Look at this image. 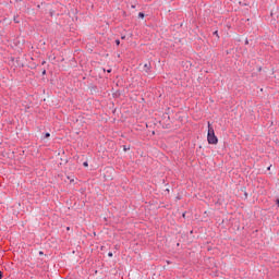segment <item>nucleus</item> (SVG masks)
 Here are the masks:
<instances>
[{
  "label": "nucleus",
  "mask_w": 279,
  "mask_h": 279,
  "mask_svg": "<svg viewBox=\"0 0 279 279\" xmlns=\"http://www.w3.org/2000/svg\"><path fill=\"white\" fill-rule=\"evenodd\" d=\"M125 39V36H122V40Z\"/></svg>",
  "instance_id": "9"
},
{
  "label": "nucleus",
  "mask_w": 279,
  "mask_h": 279,
  "mask_svg": "<svg viewBox=\"0 0 279 279\" xmlns=\"http://www.w3.org/2000/svg\"><path fill=\"white\" fill-rule=\"evenodd\" d=\"M214 34H216V35H217V32H215Z\"/></svg>",
  "instance_id": "10"
},
{
  "label": "nucleus",
  "mask_w": 279,
  "mask_h": 279,
  "mask_svg": "<svg viewBox=\"0 0 279 279\" xmlns=\"http://www.w3.org/2000/svg\"><path fill=\"white\" fill-rule=\"evenodd\" d=\"M207 141L209 145H217V143H219V140L215 135V129H213V126L210 125V122H208Z\"/></svg>",
  "instance_id": "1"
},
{
  "label": "nucleus",
  "mask_w": 279,
  "mask_h": 279,
  "mask_svg": "<svg viewBox=\"0 0 279 279\" xmlns=\"http://www.w3.org/2000/svg\"><path fill=\"white\" fill-rule=\"evenodd\" d=\"M2 278H3V272L0 271V279H2Z\"/></svg>",
  "instance_id": "7"
},
{
  "label": "nucleus",
  "mask_w": 279,
  "mask_h": 279,
  "mask_svg": "<svg viewBox=\"0 0 279 279\" xmlns=\"http://www.w3.org/2000/svg\"><path fill=\"white\" fill-rule=\"evenodd\" d=\"M150 69H151V64H149V63H145L143 65V71H145V73H148Z\"/></svg>",
  "instance_id": "2"
},
{
  "label": "nucleus",
  "mask_w": 279,
  "mask_h": 279,
  "mask_svg": "<svg viewBox=\"0 0 279 279\" xmlns=\"http://www.w3.org/2000/svg\"><path fill=\"white\" fill-rule=\"evenodd\" d=\"M83 167H88V161L83 162Z\"/></svg>",
  "instance_id": "5"
},
{
  "label": "nucleus",
  "mask_w": 279,
  "mask_h": 279,
  "mask_svg": "<svg viewBox=\"0 0 279 279\" xmlns=\"http://www.w3.org/2000/svg\"><path fill=\"white\" fill-rule=\"evenodd\" d=\"M49 136H51V134L46 133L41 138H43V141H47V138H49Z\"/></svg>",
  "instance_id": "3"
},
{
  "label": "nucleus",
  "mask_w": 279,
  "mask_h": 279,
  "mask_svg": "<svg viewBox=\"0 0 279 279\" xmlns=\"http://www.w3.org/2000/svg\"><path fill=\"white\" fill-rule=\"evenodd\" d=\"M116 45L120 46L121 45V41L118 39L116 40Z\"/></svg>",
  "instance_id": "6"
},
{
  "label": "nucleus",
  "mask_w": 279,
  "mask_h": 279,
  "mask_svg": "<svg viewBox=\"0 0 279 279\" xmlns=\"http://www.w3.org/2000/svg\"><path fill=\"white\" fill-rule=\"evenodd\" d=\"M108 256L112 257V253H109Z\"/></svg>",
  "instance_id": "8"
},
{
  "label": "nucleus",
  "mask_w": 279,
  "mask_h": 279,
  "mask_svg": "<svg viewBox=\"0 0 279 279\" xmlns=\"http://www.w3.org/2000/svg\"><path fill=\"white\" fill-rule=\"evenodd\" d=\"M138 17H140V19H145V13L140 12V13H138Z\"/></svg>",
  "instance_id": "4"
}]
</instances>
